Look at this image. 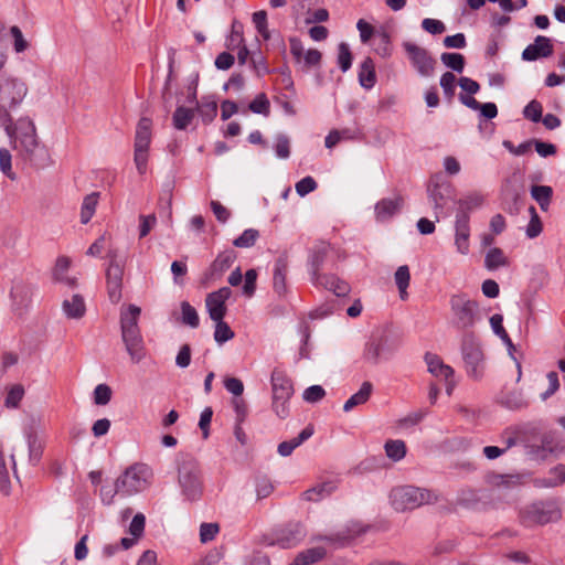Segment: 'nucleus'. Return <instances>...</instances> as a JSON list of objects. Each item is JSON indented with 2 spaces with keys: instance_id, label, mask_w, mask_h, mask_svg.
Returning a JSON list of instances; mask_svg holds the SVG:
<instances>
[{
  "instance_id": "f257e3e1",
  "label": "nucleus",
  "mask_w": 565,
  "mask_h": 565,
  "mask_svg": "<svg viewBox=\"0 0 565 565\" xmlns=\"http://www.w3.org/2000/svg\"><path fill=\"white\" fill-rule=\"evenodd\" d=\"M18 156L35 168H45L51 164V156L45 146L39 142L34 122L22 117L15 124L13 137H9Z\"/></svg>"
},
{
  "instance_id": "f03ea898",
  "label": "nucleus",
  "mask_w": 565,
  "mask_h": 565,
  "mask_svg": "<svg viewBox=\"0 0 565 565\" xmlns=\"http://www.w3.org/2000/svg\"><path fill=\"white\" fill-rule=\"evenodd\" d=\"M140 312V308L135 305L122 307L120 311L121 339L134 363H139L146 355L143 339L138 326Z\"/></svg>"
},
{
  "instance_id": "7ed1b4c3",
  "label": "nucleus",
  "mask_w": 565,
  "mask_h": 565,
  "mask_svg": "<svg viewBox=\"0 0 565 565\" xmlns=\"http://www.w3.org/2000/svg\"><path fill=\"white\" fill-rule=\"evenodd\" d=\"M450 324L463 333L472 329L480 320L479 305L465 292H457L449 298Z\"/></svg>"
},
{
  "instance_id": "20e7f679",
  "label": "nucleus",
  "mask_w": 565,
  "mask_h": 565,
  "mask_svg": "<svg viewBox=\"0 0 565 565\" xmlns=\"http://www.w3.org/2000/svg\"><path fill=\"white\" fill-rule=\"evenodd\" d=\"M519 521L526 527L545 525L562 518V510L556 499L540 500L519 510Z\"/></svg>"
},
{
  "instance_id": "39448f33",
  "label": "nucleus",
  "mask_w": 565,
  "mask_h": 565,
  "mask_svg": "<svg viewBox=\"0 0 565 565\" xmlns=\"http://www.w3.org/2000/svg\"><path fill=\"white\" fill-rule=\"evenodd\" d=\"M152 476V470L148 465L135 463L116 479V491L125 497L141 492L150 486Z\"/></svg>"
},
{
  "instance_id": "423d86ee",
  "label": "nucleus",
  "mask_w": 565,
  "mask_h": 565,
  "mask_svg": "<svg viewBox=\"0 0 565 565\" xmlns=\"http://www.w3.org/2000/svg\"><path fill=\"white\" fill-rule=\"evenodd\" d=\"M461 355L467 374L480 379L484 371V354L472 332H466L461 337Z\"/></svg>"
},
{
  "instance_id": "0eeeda50",
  "label": "nucleus",
  "mask_w": 565,
  "mask_h": 565,
  "mask_svg": "<svg viewBox=\"0 0 565 565\" xmlns=\"http://www.w3.org/2000/svg\"><path fill=\"white\" fill-rule=\"evenodd\" d=\"M151 138L152 121L148 117H142L137 124L134 142V161L139 174L147 172Z\"/></svg>"
},
{
  "instance_id": "6e6552de",
  "label": "nucleus",
  "mask_w": 565,
  "mask_h": 565,
  "mask_svg": "<svg viewBox=\"0 0 565 565\" xmlns=\"http://www.w3.org/2000/svg\"><path fill=\"white\" fill-rule=\"evenodd\" d=\"M391 503L396 511L413 510L431 500L429 491L413 486H402L391 491Z\"/></svg>"
},
{
  "instance_id": "1a4fd4ad",
  "label": "nucleus",
  "mask_w": 565,
  "mask_h": 565,
  "mask_svg": "<svg viewBox=\"0 0 565 565\" xmlns=\"http://www.w3.org/2000/svg\"><path fill=\"white\" fill-rule=\"evenodd\" d=\"M178 480L188 500L195 501L201 498L203 483L199 465L194 460H185L180 465Z\"/></svg>"
},
{
  "instance_id": "9d476101",
  "label": "nucleus",
  "mask_w": 565,
  "mask_h": 565,
  "mask_svg": "<svg viewBox=\"0 0 565 565\" xmlns=\"http://www.w3.org/2000/svg\"><path fill=\"white\" fill-rule=\"evenodd\" d=\"M29 88L24 81L12 76L0 77V105L17 109L25 96Z\"/></svg>"
},
{
  "instance_id": "9b49d317",
  "label": "nucleus",
  "mask_w": 565,
  "mask_h": 565,
  "mask_svg": "<svg viewBox=\"0 0 565 565\" xmlns=\"http://www.w3.org/2000/svg\"><path fill=\"white\" fill-rule=\"evenodd\" d=\"M403 49L405 50L413 67L419 75L424 77L433 75L436 61L426 49L408 41L403 43Z\"/></svg>"
},
{
  "instance_id": "f8f14e48",
  "label": "nucleus",
  "mask_w": 565,
  "mask_h": 565,
  "mask_svg": "<svg viewBox=\"0 0 565 565\" xmlns=\"http://www.w3.org/2000/svg\"><path fill=\"white\" fill-rule=\"evenodd\" d=\"M306 536V530L300 523H290L274 533L273 544L290 548L299 544Z\"/></svg>"
},
{
  "instance_id": "ddd939ff",
  "label": "nucleus",
  "mask_w": 565,
  "mask_h": 565,
  "mask_svg": "<svg viewBox=\"0 0 565 565\" xmlns=\"http://www.w3.org/2000/svg\"><path fill=\"white\" fill-rule=\"evenodd\" d=\"M232 290L222 287L206 296V309L212 320H223L226 315V300L231 297Z\"/></svg>"
},
{
  "instance_id": "4468645a",
  "label": "nucleus",
  "mask_w": 565,
  "mask_h": 565,
  "mask_svg": "<svg viewBox=\"0 0 565 565\" xmlns=\"http://www.w3.org/2000/svg\"><path fill=\"white\" fill-rule=\"evenodd\" d=\"M32 295L33 287L30 284L23 280H14L10 291L13 310L21 315L31 305Z\"/></svg>"
},
{
  "instance_id": "2eb2a0df",
  "label": "nucleus",
  "mask_w": 565,
  "mask_h": 565,
  "mask_svg": "<svg viewBox=\"0 0 565 565\" xmlns=\"http://www.w3.org/2000/svg\"><path fill=\"white\" fill-rule=\"evenodd\" d=\"M425 361L427 363L428 371L434 376L441 377L446 381V392L450 395L455 387L452 367L445 364L438 355L431 353H427L425 355Z\"/></svg>"
},
{
  "instance_id": "dca6fc26",
  "label": "nucleus",
  "mask_w": 565,
  "mask_h": 565,
  "mask_svg": "<svg viewBox=\"0 0 565 565\" xmlns=\"http://www.w3.org/2000/svg\"><path fill=\"white\" fill-rule=\"evenodd\" d=\"M311 280L315 285L332 291L338 297H343L350 291L349 284L334 275H322L320 273H316L311 275Z\"/></svg>"
},
{
  "instance_id": "f3484780",
  "label": "nucleus",
  "mask_w": 565,
  "mask_h": 565,
  "mask_svg": "<svg viewBox=\"0 0 565 565\" xmlns=\"http://www.w3.org/2000/svg\"><path fill=\"white\" fill-rule=\"evenodd\" d=\"M553 53V45L551 40L543 35H537L534 42L527 45L522 52L524 61H536L542 57H547Z\"/></svg>"
},
{
  "instance_id": "a211bd4d",
  "label": "nucleus",
  "mask_w": 565,
  "mask_h": 565,
  "mask_svg": "<svg viewBox=\"0 0 565 565\" xmlns=\"http://www.w3.org/2000/svg\"><path fill=\"white\" fill-rule=\"evenodd\" d=\"M236 259V253L233 249H226L217 255L214 262L211 264L205 273V277L209 280L218 279Z\"/></svg>"
},
{
  "instance_id": "6ab92c4d",
  "label": "nucleus",
  "mask_w": 565,
  "mask_h": 565,
  "mask_svg": "<svg viewBox=\"0 0 565 565\" xmlns=\"http://www.w3.org/2000/svg\"><path fill=\"white\" fill-rule=\"evenodd\" d=\"M404 200L401 195L385 198L375 204V216L377 221L384 222L393 217L403 206Z\"/></svg>"
},
{
  "instance_id": "aec40b11",
  "label": "nucleus",
  "mask_w": 565,
  "mask_h": 565,
  "mask_svg": "<svg viewBox=\"0 0 565 565\" xmlns=\"http://www.w3.org/2000/svg\"><path fill=\"white\" fill-rule=\"evenodd\" d=\"M271 390L273 397L279 399H290L294 394V386L290 379L278 370H275L271 374Z\"/></svg>"
},
{
  "instance_id": "412c9836",
  "label": "nucleus",
  "mask_w": 565,
  "mask_h": 565,
  "mask_svg": "<svg viewBox=\"0 0 565 565\" xmlns=\"http://www.w3.org/2000/svg\"><path fill=\"white\" fill-rule=\"evenodd\" d=\"M456 237L455 244L457 250L460 254H467L469 252V236H470V226H469V216L466 215H456Z\"/></svg>"
},
{
  "instance_id": "4be33fe9",
  "label": "nucleus",
  "mask_w": 565,
  "mask_h": 565,
  "mask_svg": "<svg viewBox=\"0 0 565 565\" xmlns=\"http://www.w3.org/2000/svg\"><path fill=\"white\" fill-rule=\"evenodd\" d=\"M565 482V466L557 465L552 468L547 477H539L533 480L535 488H555Z\"/></svg>"
},
{
  "instance_id": "5701e85b",
  "label": "nucleus",
  "mask_w": 565,
  "mask_h": 565,
  "mask_svg": "<svg viewBox=\"0 0 565 565\" xmlns=\"http://www.w3.org/2000/svg\"><path fill=\"white\" fill-rule=\"evenodd\" d=\"M62 310L68 319H81L86 313V305L84 297L74 294L70 299L62 302Z\"/></svg>"
},
{
  "instance_id": "b1692460",
  "label": "nucleus",
  "mask_w": 565,
  "mask_h": 565,
  "mask_svg": "<svg viewBox=\"0 0 565 565\" xmlns=\"http://www.w3.org/2000/svg\"><path fill=\"white\" fill-rule=\"evenodd\" d=\"M287 271H288V258L286 255H281L275 262L274 277H273L274 289L280 296L285 295L286 290H287V284H286Z\"/></svg>"
},
{
  "instance_id": "393cba45",
  "label": "nucleus",
  "mask_w": 565,
  "mask_h": 565,
  "mask_svg": "<svg viewBox=\"0 0 565 565\" xmlns=\"http://www.w3.org/2000/svg\"><path fill=\"white\" fill-rule=\"evenodd\" d=\"M327 550L322 546L307 548L300 552L289 565H312L324 558Z\"/></svg>"
},
{
  "instance_id": "a878e982",
  "label": "nucleus",
  "mask_w": 565,
  "mask_h": 565,
  "mask_svg": "<svg viewBox=\"0 0 565 565\" xmlns=\"http://www.w3.org/2000/svg\"><path fill=\"white\" fill-rule=\"evenodd\" d=\"M373 392L371 382H363L360 390L354 393L343 405L344 412H351L354 407L365 404Z\"/></svg>"
},
{
  "instance_id": "bb28decb",
  "label": "nucleus",
  "mask_w": 565,
  "mask_h": 565,
  "mask_svg": "<svg viewBox=\"0 0 565 565\" xmlns=\"http://www.w3.org/2000/svg\"><path fill=\"white\" fill-rule=\"evenodd\" d=\"M313 435L312 426H307L301 430L298 437L292 438L287 441H282L278 445V454L282 457H287L291 455V452L300 446L303 441L309 439Z\"/></svg>"
},
{
  "instance_id": "cd10ccee",
  "label": "nucleus",
  "mask_w": 565,
  "mask_h": 565,
  "mask_svg": "<svg viewBox=\"0 0 565 565\" xmlns=\"http://www.w3.org/2000/svg\"><path fill=\"white\" fill-rule=\"evenodd\" d=\"M359 82L365 89H371L376 83L375 65L371 57H366L360 65Z\"/></svg>"
},
{
  "instance_id": "c85d7f7f",
  "label": "nucleus",
  "mask_w": 565,
  "mask_h": 565,
  "mask_svg": "<svg viewBox=\"0 0 565 565\" xmlns=\"http://www.w3.org/2000/svg\"><path fill=\"white\" fill-rule=\"evenodd\" d=\"M484 202V196L480 192H471L465 198L460 199L458 204L457 215L469 216V213L476 209H479Z\"/></svg>"
},
{
  "instance_id": "c756f323",
  "label": "nucleus",
  "mask_w": 565,
  "mask_h": 565,
  "mask_svg": "<svg viewBox=\"0 0 565 565\" xmlns=\"http://www.w3.org/2000/svg\"><path fill=\"white\" fill-rule=\"evenodd\" d=\"M374 52L383 58H387L392 55V43L391 35L384 29L376 31L374 42Z\"/></svg>"
},
{
  "instance_id": "7c9ffc66",
  "label": "nucleus",
  "mask_w": 565,
  "mask_h": 565,
  "mask_svg": "<svg viewBox=\"0 0 565 565\" xmlns=\"http://www.w3.org/2000/svg\"><path fill=\"white\" fill-rule=\"evenodd\" d=\"M70 266L71 259L68 257H58L54 267V277L60 282H63L70 287H75L77 284V279L75 277H68L66 275Z\"/></svg>"
},
{
  "instance_id": "2f4dec72",
  "label": "nucleus",
  "mask_w": 565,
  "mask_h": 565,
  "mask_svg": "<svg viewBox=\"0 0 565 565\" xmlns=\"http://www.w3.org/2000/svg\"><path fill=\"white\" fill-rule=\"evenodd\" d=\"M330 250V245L326 242H319L312 247L310 255L311 275L319 273L321 265Z\"/></svg>"
},
{
  "instance_id": "473e14b6",
  "label": "nucleus",
  "mask_w": 565,
  "mask_h": 565,
  "mask_svg": "<svg viewBox=\"0 0 565 565\" xmlns=\"http://www.w3.org/2000/svg\"><path fill=\"white\" fill-rule=\"evenodd\" d=\"M394 279L398 288L401 299L406 300L408 298L407 288L411 281V273L408 266H399L394 274Z\"/></svg>"
},
{
  "instance_id": "72a5a7b5",
  "label": "nucleus",
  "mask_w": 565,
  "mask_h": 565,
  "mask_svg": "<svg viewBox=\"0 0 565 565\" xmlns=\"http://www.w3.org/2000/svg\"><path fill=\"white\" fill-rule=\"evenodd\" d=\"M98 199L99 193L97 192H93L84 198L81 209V222L83 224H87L92 220L98 204Z\"/></svg>"
},
{
  "instance_id": "f704fd0d",
  "label": "nucleus",
  "mask_w": 565,
  "mask_h": 565,
  "mask_svg": "<svg viewBox=\"0 0 565 565\" xmlns=\"http://www.w3.org/2000/svg\"><path fill=\"white\" fill-rule=\"evenodd\" d=\"M194 118V110L191 108H186L183 106L177 107L172 121L173 126L178 130H184L193 120Z\"/></svg>"
},
{
  "instance_id": "c9c22d12",
  "label": "nucleus",
  "mask_w": 565,
  "mask_h": 565,
  "mask_svg": "<svg viewBox=\"0 0 565 565\" xmlns=\"http://www.w3.org/2000/svg\"><path fill=\"white\" fill-rule=\"evenodd\" d=\"M237 42V45H238V52H237V61H238V64L239 65H244L246 64L247 62L249 63V57H250V52L249 50L247 49V46L245 44H243L244 42V39H243V35L242 33H239L235 26H233V32H232V35H231V44L228 45V47H234L233 46V43L234 42Z\"/></svg>"
},
{
  "instance_id": "e433bc0d",
  "label": "nucleus",
  "mask_w": 565,
  "mask_h": 565,
  "mask_svg": "<svg viewBox=\"0 0 565 565\" xmlns=\"http://www.w3.org/2000/svg\"><path fill=\"white\" fill-rule=\"evenodd\" d=\"M386 456L393 461H399L406 456V445L403 440H387L384 446Z\"/></svg>"
},
{
  "instance_id": "4c0bfd02",
  "label": "nucleus",
  "mask_w": 565,
  "mask_h": 565,
  "mask_svg": "<svg viewBox=\"0 0 565 565\" xmlns=\"http://www.w3.org/2000/svg\"><path fill=\"white\" fill-rule=\"evenodd\" d=\"M553 190L547 185H533L531 189L532 198L539 203L541 209L546 210L552 199Z\"/></svg>"
},
{
  "instance_id": "58836bf2",
  "label": "nucleus",
  "mask_w": 565,
  "mask_h": 565,
  "mask_svg": "<svg viewBox=\"0 0 565 565\" xmlns=\"http://www.w3.org/2000/svg\"><path fill=\"white\" fill-rule=\"evenodd\" d=\"M249 66L258 77H262L270 73V68L267 64V61L260 51L253 52L250 54Z\"/></svg>"
},
{
  "instance_id": "ea45409f",
  "label": "nucleus",
  "mask_w": 565,
  "mask_h": 565,
  "mask_svg": "<svg viewBox=\"0 0 565 565\" xmlns=\"http://www.w3.org/2000/svg\"><path fill=\"white\" fill-rule=\"evenodd\" d=\"M11 490L10 475L3 455V443L0 440V491L9 495Z\"/></svg>"
},
{
  "instance_id": "a19ab883",
  "label": "nucleus",
  "mask_w": 565,
  "mask_h": 565,
  "mask_svg": "<svg viewBox=\"0 0 565 565\" xmlns=\"http://www.w3.org/2000/svg\"><path fill=\"white\" fill-rule=\"evenodd\" d=\"M440 60L445 66L455 72L461 73L465 68V57L460 53H443Z\"/></svg>"
},
{
  "instance_id": "79ce46f5",
  "label": "nucleus",
  "mask_w": 565,
  "mask_h": 565,
  "mask_svg": "<svg viewBox=\"0 0 565 565\" xmlns=\"http://www.w3.org/2000/svg\"><path fill=\"white\" fill-rule=\"evenodd\" d=\"M332 491L331 483L318 484L303 492V498L308 501H319L324 497L329 495Z\"/></svg>"
},
{
  "instance_id": "37998d69",
  "label": "nucleus",
  "mask_w": 565,
  "mask_h": 565,
  "mask_svg": "<svg viewBox=\"0 0 565 565\" xmlns=\"http://www.w3.org/2000/svg\"><path fill=\"white\" fill-rule=\"evenodd\" d=\"M249 110L255 114L268 116L270 113V103L266 94H258L248 106Z\"/></svg>"
},
{
  "instance_id": "c03bdc74",
  "label": "nucleus",
  "mask_w": 565,
  "mask_h": 565,
  "mask_svg": "<svg viewBox=\"0 0 565 565\" xmlns=\"http://www.w3.org/2000/svg\"><path fill=\"white\" fill-rule=\"evenodd\" d=\"M502 322H503V317L499 313H495L490 318V324H491L493 332L504 343H507L510 348H513L512 341H511L509 334L507 333L505 329L503 328Z\"/></svg>"
},
{
  "instance_id": "a18cd8bd",
  "label": "nucleus",
  "mask_w": 565,
  "mask_h": 565,
  "mask_svg": "<svg viewBox=\"0 0 565 565\" xmlns=\"http://www.w3.org/2000/svg\"><path fill=\"white\" fill-rule=\"evenodd\" d=\"M484 264L488 269H497L505 265V256L500 248H491L486 255Z\"/></svg>"
},
{
  "instance_id": "49530a36",
  "label": "nucleus",
  "mask_w": 565,
  "mask_h": 565,
  "mask_svg": "<svg viewBox=\"0 0 565 565\" xmlns=\"http://www.w3.org/2000/svg\"><path fill=\"white\" fill-rule=\"evenodd\" d=\"M181 312H182V322L191 328H196L199 326L200 319L199 315L194 307H192L188 301H183L181 303Z\"/></svg>"
},
{
  "instance_id": "de8ad7c7",
  "label": "nucleus",
  "mask_w": 565,
  "mask_h": 565,
  "mask_svg": "<svg viewBox=\"0 0 565 565\" xmlns=\"http://www.w3.org/2000/svg\"><path fill=\"white\" fill-rule=\"evenodd\" d=\"M428 199L433 204L436 215L441 212L446 205V198L441 193L439 185H434L433 188H428Z\"/></svg>"
},
{
  "instance_id": "09e8293b",
  "label": "nucleus",
  "mask_w": 565,
  "mask_h": 565,
  "mask_svg": "<svg viewBox=\"0 0 565 565\" xmlns=\"http://www.w3.org/2000/svg\"><path fill=\"white\" fill-rule=\"evenodd\" d=\"M258 236L259 233L257 230L248 228L245 230L237 238H235L233 244L239 248H248L255 244Z\"/></svg>"
},
{
  "instance_id": "8fccbe9b",
  "label": "nucleus",
  "mask_w": 565,
  "mask_h": 565,
  "mask_svg": "<svg viewBox=\"0 0 565 565\" xmlns=\"http://www.w3.org/2000/svg\"><path fill=\"white\" fill-rule=\"evenodd\" d=\"M216 322L215 331H214V340L218 344H223L224 342L234 338V332L231 330L230 326L223 320H214Z\"/></svg>"
},
{
  "instance_id": "3c124183",
  "label": "nucleus",
  "mask_w": 565,
  "mask_h": 565,
  "mask_svg": "<svg viewBox=\"0 0 565 565\" xmlns=\"http://www.w3.org/2000/svg\"><path fill=\"white\" fill-rule=\"evenodd\" d=\"M14 108H10L6 105H0V126L4 128L8 137H13L15 125H13L10 111Z\"/></svg>"
},
{
  "instance_id": "603ef678",
  "label": "nucleus",
  "mask_w": 565,
  "mask_h": 565,
  "mask_svg": "<svg viewBox=\"0 0 565 565\" xmlns=\"http://www.w3.org/2000/svg\"><path fill=\"white\" fill-rule=\"evenodd\" d=\"M11 163H12V156H11L10 151L6 148H0V170L10 180L14 181L17 179V174L13 172Z\"/></svg>"
},
{
  "instance_id": "864d4df0",
  "label": "nucleus",
  "mask_w": 565,
  "mask_h": 565,
  "mask_svg": "<svg viewBox=\"0 0 565 565\" xmlns=\"http://www.w3.org/2000/svg\"><path fill=\"white\" fill-rule=\"evenodd\" d=\"M338 64L342 72L349 71L352 65V53L344 42L340 43L338 47Z\"/></svg>"
},
{
  "instance_id": "5fc2aeb1",
  "label": "nucleus",
  "mask_w": 565,
  "mask_h": 565,
  "mask_svg": "<svg viewBox=\"0 0 565 565\" xmlns=\"http://www.w3.org/2000/svg\"><path fill=\"white\" fill-rule=\"evenodd\" d=\"M23 395H24L23 386L19 385V384L13 385L7 394L6 402H4L6 406L11 407V408L18 407L21 399L23 398Z\"/></svg>"
},
{
  "instance_id": "6e6d98bb",
  "label": "nucleus",
  "mask_w": 565,
  "mask_h": 565,
  "mask_svg": "<svg viewBox=\"0 0 565 565\" xmlns=\"http://www.w3.org/2000/svg\"><path fill=\"white\" fill-rule=\"evenodd\" d=\"M220 531L217 523H202L200 526V541L207 543L213 541Z\"/></svg>"
},
{
  "instance_id": "4d7b16f0",
  "label": "nucleus",
  "mask_w": 565,
  "mask_h": 565,
  "mask_svg": "<svg viewBox=\"0 0 565 565\" xmlns=\"http://www.w3.org/2000/svg\"><path fill=\"white\" fill-rule=\"evenodd\" d=\"M111 398V390L106 384H98L94 390V402L97 405H106Z\"/></svg>"
},
{
  "instance_id": "13d9d810",
  "label": "nucleus",
  "mask_w": 565,
  "mask_h": 565,
  "mask_svg": "<svg viewBox=\"0 0 565 565\" xmlns=\"http://www.w3.org/2000/svg\"><path fill=\"white\" fill-rule=\"evenodd\" d=\"M456 76L451 72H446L440 77V86L447 97H452L456 88Z\"/></svg>"
},
{
  "instance_id": "bf43d9fd",
  "label": "nucleus",
  "mask_w": 565,
  "mask_h": 565,
  "mask_svg": "<svg viewBox=\"0 0 565 565\" xmlns=\"http://www.w3.org/2000/svg\"><path fill=\"white\" fill-rule=\"evenodd\" d=\"M523 115L525 118L534 121V122H537L542 119V105L541 103H539L537 100H532L530 102L524 110H523Z\"/></svg>"
},
{
  "instance_id": "052dcab7",
  "label": "nucleus",
  "mask_w": 565,
  "mask_h": 565,
  "mask_svg": "<svg viewBox=\"0 0 565 565\" xmlns=\"http://www.w3.org/2000/svg\"><path fill=\"white\" fill-rule=\"evenodd\" d=\"M326 395V391L320 385H312L305 390L302 397L308 403H317Z\"/></svg>"
},
{
  "instance_id": "680f3d73",
  "label": "nucleus",
  "mask_w": 565,
  "mask_h": 565,
  "mask_svg": "<svg viewBox=\"0 0 565 565\" xmlns=\"http://www.w3.org/2000/svg\"><path fill=\"white\" fill-rule=\"evenodd\" d=\"M10 33L13 38V46H14V51L17 53H21V52H24L28 46H29V43L28 41L24 39L23 34H22V31L20 30L19 26L17 25H13L11 26L10 29Z\"/></svg>"
},
{
  "instance_id": "e2e57ef3",
  "label": "nucleus",
  "mask_w": 565,
  "mask_h": 565,
  "mask_svg": "<svg viewBox=\"0 0 565 565\" xmlns=\"http://www.w3.org/2000/svg\"><path fill=\"white\" fill-rule=\"evenodd\" d=\"M317 186L318 184L312 177H305L303 179L296 183L295 188L298 195L305 196L308 193L315 191Z\"/></svg>"
},
{
  "instance_id": "0e129e2a",
  "label": "nucleus",
  "mask_w": 565,
  "mask_h": 565,
  "mask_svg": "<svg viewBox=\"0 0 565 565\" xmlns=\"http://www.w3.org/2000/svg\"><path fill=\"white\" fill-rule=\"evenodd\" d=\"M275 152L278 158L287 159L290 156V143L288 137L279 135L276 139Z\"/></svg>"
},
{
  "instance_id": "69168bd1",
  "label": "nucleus",
  "mask_w": 565,
  "mask_h": 565,
  "mask_svg": "<svg viewBox=\"0 0 565 565\" xmlns=\"http://www.w3.org/2000/svg\"><path fill=\"white\" fill-rule=\"evenodd\" d=\"M124 268L121 265L111 260L107 270H106V280L107 282H122Z\"/></svg>"
},
{
  "instance_id": "338daca9",
  "label": "nucleus",
  "mask_w": 565,
  "mask_h": 565,
  "mask_svg": "<svg viewBox=\"0 0 565 565\" xmlns=\"http://www.w3.org/2000/svg\"><path fill=\"white\" fill-rule=\"evenodd\" d=\"M530 212L532 213V218L526 227V235L530 238H534L541 234L542 223L539 218V215L535 212L534 206L530 207Z\"/></svg>"
},
{
  "instance_id": "774afa93",
  "label": "nucleus",
  "mask_w": 565,
  "mask_h": 565,
  "mask_svg": "<svg viewBox=\"0 0 565 565\" xmlns=\"http://www.w3.org/2000/svg\"><path fill=\"white\" fill-rule=\"evenodd\" d=\"M356 29L360 33V39L362 43H369L372 36L375 38L376 31L369 22H366L363 19H360L358 21Z\"/></svg>"
}]
</instances>
